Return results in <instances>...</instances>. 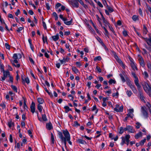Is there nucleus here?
<instances>
[{"instance_id":"55","label":"nucleus","mask_w":151,"mask_h":151,"mask_svg":"<svg viewBox=\"0 0 151 151\" xmlns=\"http://www.w3.org/2000/svg\"><path fill=\"white\" fill-rule=\"evenodd\" d=\"M120 76L121 78V79L123 82H124L125 80L122 74H121L120 75Z\"/></svg>"},{"instance_id":"30","label":"nucleus","mask_w":151,"mask_h":151,"mask_svg":"<svg viewBox=\"0 0 151 151\" xmlns=\"http://www.w3.org/2000/svg\"><path fill=\"white\" fill-rule=\"evenodd\" d=\"M72 70L76 74L78 72V70L75 67H73L72 68Z\"/></svg>"},{"instance_id":"4","label":"nucleus","mask_w":151,"mask_h":151,"mask_svg":"<svg viewBox=\"0 0 151 151\" xmlns=\"http://www.w3.org/2000/svg\"><path fill=\"white\" fill-rule=\"evenodd\" d=\"M141 112L143 116L145 118L148 117V114L146 108L144 106L141 107Z\"/></svg>"},{"instance_id":"12","label":"nucleus","mask_w":151,"mask_h":151,"mask_svg":"<svg viewBox=\"0 0 151 151\" xmlns=\"http://www.w3.org/2000/svg\"><path fill=\"white\" fill-rule=\"evenodd\" d=\"M69 60V58L68 57H66V58H63L62 60L59 59V60L61 64H63L65 63L68 62Z\"/></svg>"},{"instance_id":"32","label":"nucleus","mask_w":151,"mask_h":151,"mask_svg":"<svg viewBox=\"0 0 151 151\" xmlns=\"http://www.w3.org/2000/svg\"><path fill=\"white\" fill-rule=\"evenodd\" d=\"M143 74L144 76V78H147L148 77V75L147 72L145 71L143 73Z\"/></svg>"},{"instance_id":"37","label":"nucleus","mask_w":151,"mask_h":151,"mask_svg":"<svg viewBox=\"0 0 151 151\" xmlns=\"http://www.w3.org/2000/svg\"><path fill=\"white\" fill-rule=\"evenodd\" d=\"M9 77V81L12 83L13 81V76L10 75Z\"/></svg>"},{"instance_id":"27","label":"nucleus","mask_w":151,"mask_h":151,"mask_svg":"<svg viewBox=\"0 0 151 151\" xmlns=\"http://www.w3.org/2000/svg\"><path fill=\"white\" fill-rule=\"evenodd\" d=\"M10 61L13 65L15 66V67L17 68H19L20 66V64H19L18 63L17 64L15 65L14 64L15 62H13L12 60H11Z\"/></svg>"},{"instance_id":"22","label":"nucleus","mask_w":151,"mask_h":151,"mask_svg":"<svg viewBox=\"0 0 151 151\" xmlns=\"http://www.w3.org/2000/svg\"><path fill=\"white\" fill-rule=\"evenodd\" d=\"M21 79L22 80V82H24L25 81V82L27 84L29 83V78H25V80H24L22 76Z\"/></svg>"},{"instance_id":"28","label":"nucleus","mask_w":151,"mask_h":151,"mask_svg":"<svg viewBox=\"0 0 151 151\" xmlns=\"http://www.w3.org/2000/svg\"><path fill=\"white\" fill-rule=\"evenodd\" d=\"M37 101H38V102L40 104H42L44 102V100L41 98H39L37 99Z\"/></svg>"},{"instance_id":"5","label":"nucleus","mask_w":151,"mask_h":151,"mask_svg":"<svg viewBox=\"0 0 151 151\" xmlns=\"http://www.w3.org/2000/svg\"><path fill=\"white\" fill-rule=\"evenodd\" d=\"M130 136L129 134H127L124 137H122L121 138L122 139V141L121 143V145L122 146H123L125 144L127 141V139H129Z\"/></svg>"},{"instance_id":"13","label":"nucleus","mask_w":151,"mask_h":151,"mask_svg":"<svg viewBox=\"0 0 151 151\" xmlns=\"http://www.w3.org/2000/svg\"><path fill=\"white\" fill-rule=\"evenodd\" d=\"M35 103L34 102H32L30 106V109L32 113H34L35 111Z\"/></svg>"},{"instance_id":"38","label":"nucleus","mask_w":151,"mask_h":151,"mask_svg":"<svg viewBox=\"0 0 151 151\" xmlns=\"http://www.w3.org/2000/svg\"><path fill=\"white\" fill-rule=\"evenodd\" d=\"M72 19L70 20L69 21H66L65 22V24L67 25H70L72 23Z\"/></svg>"},{"instance_id":"36","label":"nucleus","mask_w":151,"mask_h":151,"mask_svg":"<svg viewBox=\"0 0 151 151\" xmlns=\"http://www.w3.org/2000/svg\"><path fill=\"white\" fill-rule=\"evenodd\" d=\"M37 108H38V109L39 111L40 112H41L42 111V106L40 104H38V106H37Z\"/></svg>"},{"instance_id":"46","label":"nucleus","mask_w":151,"mask_h":151,"mask_svg":"<svg viewBox=\"0 0 151 151\" xmlns=\"http://www.w3.org/2000/svg\"><path fill=\"white\" fill-rule=\"evenodd\" d=\"M13 123L12 121H10L8 123V125L9 127H11L13 125Z\"/></svg>"},{"instance_id":"14","label":"nucleus","mask_w":151,"mask_h":151,"mask_svg":"<svg viewBox=\"0 0 151 151\" xmlns=\"http://www.w3.org/2000/svg\"><path fill=\"white\" fill-rule=\"evenodd\" d=\"M128 131L129 132L132 133H134L135 132L134 129L133 127L128 125Z\"/></svg>"},{"instance_id":"61","label":"nucleus","mask_w":151,"mask_h":151,"mask_svg":"<svg viewBox=\"0 0 151 151\" xmlns=\"http://www.w3.org/2000/svg\"><path fill=\"white\" fill-rule=\"evenodd\" d=\"M61 6V4L59 3H58L56 4L55 6L56 9H57L58 7H60Z\"/></svg>"},{"instance_id":"47","label":"nucleus","mask_w":151,"mask_h":151,"mask_svg":"<svg viewBox=\"0 0 151 151\" xmlns=\"http://www.w3.org/2000/svg\"><path fill=\"white\" fill-rule=\"evenodd\" d=\"M42 119L43 120L45 121H47V119L46 118L45 115L43 114L42 116Z\"/></svg>"},{"instance_id":"60","label":"nucleus","mask_w":151,"mask_h":151,"mask_svg":"<svg viewBox=\"0 0 151 151\" xmlns=\"http://www.w3.org/2000/svg\"><path fill=\"white\" fill-rule=\"evenodd\" d=\"M23 29V27H19L18 28V29L17 30V31L19 32L20 31L22 30Z\"/></svg>"},{"instance_id":"43","label":"nucleus","mask_w":151,"mask_h":151,"mask_svg":"<svg viewBox=\"0 0 151 151\" xmlns=\"http://www.w3.org/2000/svg\"><path fill=\"white\" fill-rule=\"evenodd\" d=\"M47 37L46 36L45 37L44 35H43L42 39L44 43H45V42H47Z\"/></svg>"},{"instance_id":"64","label":"nucleus","mask_w":151,"mask_h":151,"mask_svg":"<svg viewBox=\"0 0 151 151\" xmlns=\"http://www.w3.org/2000/svg\"><path fill=\"white\" fill-rule=\"evenodd\" d=\"M104 31H105V35H106L108 36L109 35V32H108V31L106 29V28L105 29H104Z\"/></svg>"},{"instance_id":"58","label":"nucleus","mask_w":151,"mask_h":151,"mask_svg":"<svg viewBox=\"0 0 151 151\" xmlns=\"http://www.w3.org/2000/svg\"><path fill=\"white\" fill-rule=\"evenodd\" d=\"M28 133L29 134L30 136V137H32L33 136L32 134V132H31V131L30 130H29L28 131Z\"/></svg>"},{"instance_id":"49","label":"nucleus","mask_w":151,"mask_h":151,"mask_svg":"<svg viewBox=\"0 0 151 151\" xmlns=\"http://www.w3.org/2000/svg\"><path fill=\"white\" fill-rule=\"evenodd\" d=\"M109 29H110V30L113 32V33L114 34V33H115V32L114 31V30L113 29V28H112V27L110 26V25H109V26H108Z\"/></svg>"},{"instance_id":"7","label":"nucleus","mask_w":151,"mask_h":151,"mask_svg":"<svg viewBox=\"0 0 151 151\" xmlns=\"http://www.w3.org/2000/svg\"><path fill=\"white\" fill-rule=\"evenodd\" d=\"M138 60L140 65L143 67L145 66V63L142 57L140 55H138Z\"/></svg>"},{"instance_id":"21","label":"nucleus","mask_w":151,"mask_h":151,"mask_svg":"<svg viewBox=\"0 0 151 151\" xmlns=\"http://www.w3.org/2000/svg\"><path fill=\"white\" fill-rule=\"evenodd\" d=\"M138 90L139 91V94L140 95V97L141 99L143 102H145V100L143 99L144 97L143 96V94H142V92L141 91H140V89H139V90Z\"/></svg>"},{"instance_id":"41","label":"nucleus","mask_w":151,"mask_h":151,"mask_svg":"<svg viewBox=\"0 0 151 151\" xmlns=\"http://www.w3.org/2000/svg\"><path fill=\"white\" fill-rule=\"evenodd\" d=\"M64 108L65 109L66 112H67L71 110V109L68 106H65Z\"/></svg>"},{"instance_id":"29","label":"nucleus","mask_w":151,"mask_h":151,"mask_svg":"<svg viewBox=\"0 0 151 151\" xmlns=\"http://www.w3.org/2000/svg\"><path fill=\"white\" fill-rule=\"evenodd\" d=\"M106 7L110 12H111L114 11V9L112 8L109 6L108 5H107Z\"/></svg>"},{"instance_id":"9","label":"nucleus","mask_w":151,"mask_h":151,"mask_svg":"<svg viewBox=\"0 0 151 151\" xmlns=\"http://www.w3.org/2000/svg\"><path fill=\"white\" fill-rule=\"evenodd\" d=\"M69 3L73 7H78L79 4L78 1H69Z\"/></svg>"},{"instance_id":"15","label":"nucleus","mask_w":151,"mask_h":151,"mask_svg":"<svg viewBox=\"0 0 151 151\" xmlns=\"http://www.w3.org/2000/svg\"><path fill=\"white\" fill-rule=\"evenodd\" d=\"M135 79L134 81L136 85L137 86L138 89L139 90V89L141 88V86L139 83V80L137 78H135Z\"/></svg>"},{"instance_id":"59","label":"nucleus","mask_w":151,"mask_h":151,"mask_svg":"<svg viewBox=\"0 0 151 151\" xmlns=\"http://www.w3.org/2000/svg\"><path fill=\"white\" fill-rule=\"evenodd\" d=\"M123 35L125 36H127V31H126L125 30H124L123 31Z\"/></svg>"},{"instance_id":"56","label":"nucleus","mask_w":151,"mask_h":151,"mask_svg":"<svg viewBox=\"0 0 151 151\" xmlns=\"http://www.w3.org/2000/svg\"><path fill=\"white\" fill-rule=\"evenodd\" d=\"M76 64L77 66L79 68L80 67L81 65L80 62H76Z\"/></svg>"},{"instance_id":"20","label":"nucleus","mask_w":151,"mask_h":151,"mask_svg":"<svg viewBox=\"0 0 151 151\" xmlns=\"http://www.w3.org/2000/svg\"><path fill=\"white\" fill-rule=\"evenodd\" d=\"M138 90L139 91V94L140 95V97L141 99L143 102H145V100L143 99L144 97L143 96V94H142V92L141 91H140V89H139V90Z\"/></svg>"},{"instance_id":"48","label":"nucleus","mask_w":151,"mask_h":151,"mask_svg":"<svg viewBox=\"0 0 151 151\" xmlns=\"http://www.w3.org/2000/svg\"><path fill=\"white\" fill-rule=\"evenodd\" d=\"M61 141L62 142H63L64 143L65 146L66 147L67 142V140H65L64 139H63V140H61Z\"/></svg>"},{"instance_id":"51","label":"nucleus","mask_w":151,"mask_h":151,"mask_svg":"<svg viewBox=\"0 0 151 151\" xmlns=\"http://www.w3.org/2000/svg\"><path fill=\"white\" fill-rule=\"evenodd\" d=\"M117 62L119 63L121 65H123V63L122 62L121 60L119 58L117 60Z\"/></svg>"},{"instance_id":"62","label":"nucleus","mask_w":151,"mask_h":151,"mask_svg":"<svg viewBox=\"0 0 151 151\" xmlns=\"http://www.w3.org/2000/svg\"><path fill=\"white\" fill-rule=\"evenodd\" d=\"M46 8L47 9V10H49L50 9V7L49 5V4L46 3Z\"/></svg>"},{"instance_id":"33","label":"nucleus","mask_w":151,"mask_h":151,"mask_svg":"<svg viewBox=\"0 0 151 151\" xmlns=\"http://www.w3.org/2000/svg\"><path fill=\"white\" fill-rule=\"evenodd\" d=\"M124 131V129L122 127H120L119 128V133L120 134H122Z\"/></svg>"},{"instance_id":"42","label":"nucleus","mask_w":151,"mask_h":151,"mask_svg":"<svg viewBox=\"0 0 151 151\" xmlns=\"http://www.w3.org/2000/svg\"><path fill=\"white\" fill-rule=\"evenodd\" d=\"M96 2L97 4L100 7H103V6L101 3L99 1H95Z\"/></svg>"},{"instance_id":"19","label":"nucleus","mask_w":151,"mask_h":151,"mask_svg":"<svg viewBox=\"0 0 151 151\" xmlns=\"http://www.w3.org/2000/svg\"><path fill=\"white\" fill-rule=\"evenodd\" d=\"M103 20L104 24L105 26H109L110 25L109 22L105 19V18L103 17Z\"/></svg>"},{"instance_id":"35","label":"nucleus","mask_w":151,"mask_h":151,"mask_svg":"<svg viewBox=\"0 0 151 151\" xmlns=\"http://www.w3.org/2000/svg\"><path fill=\"white\" fill-rule=\"evenodd\" d=\"M11 87L14 91L16 92H17V88L15 86L12 85L11 86Z\"/></svg>"},{"instance_id":"8","label":"nucleus","mask_w":151,"mask_h":151,"mask_svg":"<svg viewBox=\"0 0 151 151\" xmlns=\"http://www.w3.org/2000/svg\"><path fill=\"white\" fill-rule=\"evenodd\" d=\"M123 106L119 107V105L116 104L115 107L114 108V110L117 112H121L123 111Z\"/></svg>"},{"instance_id":"6","label":"nucleus","mask_w":151,"mask_h":151,"mask_svg":"<svg viewBox=\"0 0 151 151\" xmlns=\"http://www.w3.org/2000/svg\"><path fill=\"white\" fill-rule=\"evenodd\" d=\"M22 58V56L20 54H14L13 56V58L14 59L13 62H15L16 63H18V59H19Z\"/></svg>"},{"instance_id":"17","label":"nucleus","mask_w":151,"mask_h":151,"mask_svg":"<svg viewBox=\"0 0 151 151\" xmlns=\"http://www.w3.org/2000/svg\"><path fill=\"white\" fill-rule=\"evenodd\" d=\"M131 63H130L131 66L133 70H137V68L134 62L132 60H131Z\"/></svg>"},{"instance_id":"34","label":"nucleus","mask_w":151,"mask_h":151,"mask_svg":"<svg viewBox=\"0 0 151 151\" xmlns=\"http://www.w3.org/2000/svg\"><path fill=\"white\" fill-rule=\"evenodd\" d=\"M51 139L52 141V143L54 144V143L55 139L54 135L52 133H51Z\"/></svg>"},{"instance_id":"25","label":"nucleus","mask_w":151,"mask_h":151,"mask_svg":"<svg viewBox=\"0 0 151 151\" xmlns=\"http://www.w3.org/2000/svg\"><path fill=\"white\" fill-rule=\"evenodd\" d=\"M77 141V142L80 144H84L86 143V142L82 139H78Z\"/></svg>"},{"instance_id":"40","label":"nucleus","mask_w":151,"mask_h":151,"mask_svg":"<svg viewBox=\"0 0 151 151\" xmlns=\"http://www.w3.org/2000/svg\"><path fill=\"white\" fill-rule=\"evenodd\" d=\"M101 60V58L100 56L96 57L94 58V60Z\"/></svg>"},{"instance_id":"53","label":"nucleus","mask_w":151,"mask_h":151,"mask_svg":"<svg viewBox=\"0 0 151 151\" xmlns=\"http://www.w3.org/2000/svg\"><path fill=\"white\" fill-rule=\"evenodd\" d=\"M96 69L97 70V71L99 73H100L101 72V69L98 66H96Z\"/></svg>"},{"instance_id":"1","label":"nucleus","mask_w":151,"mask_h":151,"mask_svg":"<svg viewBox=\"0 0 151 151\" xmlns=\"http://www.w3.org/2000/svg\"><path fill=\"white\" fill-rule=\"evenodd\" d=\"M63 133L58 132V134L59 137L61 140H67V142L70 145H72V142L70 141V136L68 131L67 130H63Z\"/></svg>"},{"instance_id":"18","label":"nucleus","mask_w":151,"mask_h":151,"mask_svg":"<svg viewBox=\"0 0 151 151\" xmlns=\"http://www.w3.org/2000/svg\"><path fill=\"white\" fill-rule=\"evenodd\" d=\"M46 127L47 129L50 130L52 128V124L50 123H48L46 124Z\"/></svg>"},{"instance_id":"11","label":"nucleus","mask_w":151,"mask_h":151,"mask_svg":"<svg viewBox=\"0 0 151 151\" xmlns=\"http://www.w3.org/2000/svg\"><path fill=\"white\" fill-rule=\"evenodd\" d=\"M128 85L132 90L134 93L136 94L137 93V91L135 88L134 86L130 83H129Z\"/></svg>"},{"instance_id":"2","label":"nucleus","mask_w":151,"mask_h":151,"mask_svg":"<svg viewBox=\"0 0 151 151\" xmlns=\"http://www.w3.org/2000/svg\"><path fill=\"white\" fill-rule=\"evenodd\" d=\"M1 69L2 70L3 73V76L2 77V81H4L7 76L10 75V72L8 70L5 71L4 70V66L3 65H1Z\"/></svg>"},{"instance_id":"63","label":"nucleus","mask_w":151,"mask_h":151,"mask_svg":"<svg viewBox=\"0 0 151 151\" xmlns=\"http://www.w3.org/2000/svg\"><path fill=\"white\" fill-rule=\"evenodd\" d=\"M20 11L19 9H18L17 10V12L15 13V15L17 16L20 13Z\"/></svg>"},{"instance_id":"50","label":"nucleus","mask_w":151,"mask_h":151,"mask_svg":"<svg viewBox=\"0 0 151 151\" xmlns=\"http://www.w3.org/2000/svg\"><path fill=\"white\" fill-rule=\"evenodd\" d=\"M136 124L137 125L136 126V127L137 129H139L140 127V126H141V124L139 122H137L136 123Z\"/></svg>"},{"instance_id":"10","label":"nucleus","mask_w":151,"mask_h":151,"mask_svg":"<svg viewBox=\"0 0 151 151\" xmlns=\"http://www.w3.org/2000/svg\"><path fill=\"white\" fill-rule=\"evenodd\" d=\"M142 38L145 40L148 45L151 48V37H150L148 38L147 37L145 38L142 37Z\"/></svg>"},{"instance_id":"26","label":"nucleus","mask_w":151,"mask_h":151,"mask_svg":"<svg viewBox=\"0 0 151 151\" xmlns=\"http://www.w3.org/2000/svg\"><path fill=\"white\" fill-rule=\"evenodd\" d=\"M143 33L145 35H146L148 32L147 28L145 25H143Z\"/></svg>"},{"instance_id":"57","label":"nucleus","mask_w":151,"mask_h":151,"mask_svg":"<svg viewBox=\"0 0 151 151\" xmlns=\"http://www.w3.org/2000/svg\"><path fill=\"white\" fill-rule=\"evenodd\" d=\"M42 24H43V27L44 28V29H47V27H46V24L45 22L43 21H42Z\"/></svg>"},{"instance_id":"39","label":"nucleus","mask_w":151,"mask_h":151,"mask_svg":"<svg viewBox=\"0 0 151 151\" xmlns=\"http://www.w3.org/2000/svg\"><path fill=\"white\" fill-rule=\"evenodd\" d=\"M126 93L128 95V96L129 97H130L131 95L132 94V93L131 91H127L126 92Z\"/></svg>"},{"instance_id":"23","label":"nucleus","mask_w":151,"mask_h":151,"mask_svg":"<svg viewBox=\"0 0 151 151\" xmlns=\"http://www.w3.org/2000/svg\"><path fill=\"white\" fill-rule=\"evenodd\" d=\"M52 37L54 41H56L59 39V35L57 34L56 35L52 36Z\"/></svg>"},{"instance_id":"52","label":"nucleus","mask_w":151,"mask_h":151,"mask_svg":"<svg viewBox=\"0 0 151 151\" xmlns=\"http://www.w3.org/2000/svg\"><path fill=\"white\" fill-rule=\"evenodd\" d=\"M5 46L6 48L8 50H9L10 49V46L7 43L5 44Z\"/></svg>"},{"instance_id":"45","label":"nucleus","mask_w":151,"mask_h":151,"mask_svg":"<svg viewBox=\"0 0 151 151\" xmlns=\"http://www.w3.org/2000/svg\"><path fill=\"white\" fill-rule=\"evenodd\" d=\"M132 19L134 21H136L138 19V17L136 15H134L132 17Z\"/></svg>"},{"instance_id":"31","label":"nucleus","mask_w":151,"mask_h":151,"mask_svg":"<svg viewBox=\"0 0 151 151\" xmlns=\"http://www.w3.org/2000/svg\"><path fill=\"white\" fill-rule=\"evenodd\" d=\"M116 82V81L114 80L111 79H110L109 81V83L110 84H111L113 83L114 84Z\"/></svg>"},{"instance_id":"24","label":"nucleus","mask_w":151,"mask_h":151,"mask_svg":"<svg viewBox=\"0 0 151 151\" xmlns=\"http://www.w3.org/2000/svg\"><path fill=\"white\" fill-rule=\"evenodd\" d=\"M142 136V133L141 132H139L135 136V139H138L139 137Z\"/></svg>"},{"instance_id":"16","label":"nucleus","mask_w":151,"mask_h":151,"mask_svg":"<svg viewBox=\"0 0 151 151\" xmlns=\"http://www.w3.org/2000/svg\"><path fill=\"white\" fill-rule=\"evenodd\" d=\"M129 112L127 114V116L128 117H130L131 118H132L133 116V113L134 112V109H130L129 110Z\"/></svg>"},{"instance_id":"44","label":"nucleus","mask_w":151,"mask_h":151,"mask_svg":"<svg viewBox=\"0 0 151 151\" xmlns=\"http://www.w3.org/2000/svg\"><path fill=\"white\" fill-rule=\"evenodd\" d=\"M119 95V93L118 91H117L116 93H113L112 94V96L114 97H116L117 98Z\"/></svg>"},{"instance_id":"54","label":"nucleus","mask_w":151,"mask_h":151,"mask_svg":"<svg viewBox=\"0 0 151 151\" xmlns=\"http://www.w3.org/2000/svg\"><path fill=\"white\" fill-rule=\"evenodd\" d=\"M146 139H145L143 140H141L140 142V144L141 145H143L144 144V143L146 141Z\"/></svg>"},{"instance_id":"3","label":"nucleus","mask_w":151,"mask_h":151,"mask_svg":"<svg viewBox=\"0 0 151 151\" xmlns=\"http://www.w3.org/2000/svg\"><path fill=\"white\" fill-rule=\"evenodd\" d=\"M142 86L145 91L147 93L151 92V87L147 83L145 82L143 83Z\"/></svg>"}]
</instances>
